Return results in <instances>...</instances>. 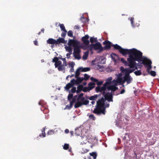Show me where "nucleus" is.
I'll return each instance as SVG.
<instances>
[{
    "instance_id": "obj_6",
    "label": "nucleus",
    "mask_w": 159,
    "mask_h": 159,
    "mask_svg": "<svg viewBox=\"0 0 159 159\" xmlns=\"http://www.w3.org/2000/svg\"><path fill=\"white\" fill-rule=\"evenodd\" d=\"M107 89V86L106 85V84H104L102 87L98 86L96 87L95 90L97 92H102L103 95H104L106 93L105 91Z\"/></svg>"
},
{
    "instance_id": "obj_49",
    "label": "nucleus",
    "mask_w": 159,
    "mask_h": 159,
    "mask_svg": "<svg viewBox=\"0 0 159 159\" xmlns=\"http://www.w3.org/2000/svg\"><path fill=\"white\" fill-rule=\"evenodd\" d=\"M111 83L113 84V85H115V86H117V84H118L117 81V80H113L111 82Z\"/></svg>"
},
{
    "instance_id": "obj_33",
    "label": "nucleus",
    "mask_w": 159,
    "mask_h": 159,
    "mask_svg": "<svg viewBox=\"0 0 159 159\" xmlns=\"http://www.w3.org/2000/svg\"><path fill=\"white\" fill-rule=\"evenodd\" d=\"M59 26L61 30L63 31L64 32H66V30L65 29V28L63 24H60L59 25Z\"/></svg>"
},
{
    "instance_id": "obj_12",
    "label": "nucleus",
    "mask_w": 159,
    "mask_h": 159,
    "mask_svg": "<svg viewBox=\"0 0 159 159\" xmlns=\"http://www.w3.org/2000/svg\"><path fill=\"white\" fill-rule=\"evenodd\" d=\"M89 38V36L88 34L85 35L82 38V41L85 46H88L89 44V41L88 40Z\"/></svg>"
},
{
    "instance_id": "obj_55",
    "label": "nucleus",
    "mask_w": 159,
    "mask_h": 159,
    "mask_svg": "<svg viewBox=\"0 0 159 159\" xmlns=\"http://www.w3.org/2000/svg\"><path fill=\"white\" fill-rule=\"evenodd\" d=\"M67 31H66V32H64L62 33L61 34V36L62 37V38H64L65 37Z\"/></svg>"
},
{
    "instance_id": "obj_29",
    "label": "nucleus",
    "mask_w": 159,
    "mask_h": 159,
    "mask_svg": "<svg viewBox=\"0 0 159 159\" xmlns=\"http://www.w3.org/2000/svg\"><path fill=\"white\" fill-rule=\"evenodd\" d=\"M134 70L135 69H130L129 68H128L127 69L126 72L125 73L128 75H129L130 73L133 72Z\"/></svg>"
},
{
    "instance_id": "obj_8",
    "label": "nucleus",
    "mask_w": 159,
    "mask_h": 159,
    "mask_svg": "<svg viewBox=\"0 0 159 159\" xmlns=\"http://www.w3.org/2000/svg\"><path fill=\"white\" fill-rule=\"evenodd\" d=\"M105 98V100H107L108 102H113V95L111 93L107 92L103 95Z\"/></svg>"
},
{
    "instance_id": "obj_39",
    "label": "nucleus",
    "mask_w": 159,
    "mask_h": 159,
    "mask_svg": "<svg viewBox=\"0 0 159 159\" xmlns=\"http://www.w3.org/2000/svg\"><path fill=\"white\" fill-rule=\"evenodd\" d=\"M148 73L150 74L153 77L155 76L156 75V72L154 71H150Z\"/></svg>"
},
{
    "instance_id": "obj_44",
    "label": "nucleus",
    "mask_w": 159,
    "mask_h": 159,
    "mask_svg": "<svg viewBox=\"0 0 159 159\" xmlns=\"http://www.w3.org/2000/svg\"><path fill=\"white\" fill-rule=\"evenodd\" d=\"M73 98V95L72 93H69L68 96V99L70 100Z\"/></svg>"
},
{
    "instance_id": "obj_50",
    "label": "nucleus",
    "mask_w": 159,
    "mask_h": 159,
    "mask_svg": "<svg viewBox=\"0 0 159 159\" xmlns=\"http://www.w3.org/2000/svg\"><path fill=\"white\" fill-rule=\"evenodd\" d=\"M89 117L90 119H92L93 120H94L95 119V117L93 114H90Z\"/></svg>"
},
{
    "instance_id": "obj_2",
    "label": "nucleus",
    "mask_w": 159,
    "mask_h": 159,
    "mask_svg": "<svg viewBox=\"0 0 159 159\" xmlns=\"http://www.w3.org/2000/svg\"><path fill=\"white\" fill-rule=\"evenodd\" d=\"M105 101L104 98H102L97 101L96 108L93 111V113L98 115L101 113L103 115L105 114V109L104 107Z\"/></svg>"
},
{
    "instance_id": "obj_4",
    "label": "nucleus",
    "mask_w": 159,
    "mask_h": 159,
    "mask_svg": "<svg viewBox=\"0 0 159 159\" xmlns=\"http://www.w3.org/2000/svg\"><path fill=\"white\" fill-rule=\"evenodd\" d=\"M90 48V50H98V53H99L102 52L103 50V48L102 47L101 44L99 42H97L95 44H91L89 46Z\"/></svg>"
},
{
    "instance_id": "obj_51",
    "label": "nucleus",
    "mask_w": 159,
    "mask_h": 159,
    "mask_svg": "<svg viewBox=\"0 0 159 159\" xmlns=\"http://www.w3.org/2000/svg\"><path fill=\"white\" fill-rule=\"evenodd\" d=\"M59 60L58 58L57 57H54L52 60V62L56 63Z\"/></svg>"
},
{
    "instance_id": "obj_24",
    "label": "nucleus",
    "mask_w": 159,
    "mask_h": 159,
    "mask_svg": "<svg viewBox=\"0 0 159 159\" xmlns=\"http://www.w3.org/2000/svg\"><path fill=\"white\" fill-rule=\"evenodd\" d=\"M81 72H86L90 70V68L89 67L83 68L82 67H80Z\"/></svg>"
},
{
    "instance_id": "obj_38",
    "label": "nucleus",
    "mask_w": 159,
    "mask_h": 159,
    "mask_svg": "<svg viewBox=\"0 0 159 159\" xmlns=\"http://www.w3.org/2000/svg\"><path fill=\"white\" fill-rule=\"evenodd\" d=\"M42 134L39 135V136L40 137H41L42 135L43 136V137H45L46 136L45 134V128H43L42 130Z\"/></svg>"
},
{
    "instance_id": "obj_57",
    "label": "nucleus",
    "mask_w": 159,
    "mask_h": 159,
    "mask_svg": "<svg viewBox=\"0 0 159 159\" xmlns=\"http://www.w3.org/2000/svg\"><path fill=\"white\" fill-rule=\"evenodd\" d=\"M54 133V132L53 130H49L48 132V134L49 135H52Z\"/></svg>"
},
{
    "instance_id": "obj_40",
    "label": "nucleus",
    "mask_w": 159,
    "mask_h": 159,
    "mask_svg": "<svg viewBox=\"0 0 159 159\" xmlns=\"http://www.w3.org/2000/svg\"><path fill=\"white\" fill-rule=\"evenodd\" d=\"M74 57L75 59L78 60H79L81 58V57L80 56V54H74Z\"/></svg>"
},
{
    "instance_id": "obj_7",
    "label": "nucleus",
    "mask_w": 159,
    "mask_h": 159,
    "mask_svg": "<svg viewBox=\"0 0 159 159\" xmlns=\"http://www.w3.org/2000/svg\"><path fill=\"white\" fill-rule=\"evenodd\" d=\"M132 80V78L129 75H128L125 73V75L123 77L122 84H124L125 82H126L128 84H129L131 83Z\"/></svg>"
},
{
    "instance_id": "obj_11",
    "label": "nucleus",
    "mask_w": 159,
    "mask_h": 159,
    "mask_svg": "<svg viewBox=\"0 0 159 159\" xmlns=\"http://www.w3.org/2000/svg\"><path fill=\"white\" fill-rule=\"evenodd\" d=\"M111 43L108 40H106L104 41L103 44L105 45V46L103 48V50H109L111 48Z\"/></svg>"
},
{
    "instance_id": "obj_5",
    "label": "nucleus",
    "mask_w": 159,
    "mask_h": 159,
    "mask_svg": "<svg viewBox=\"0 0 159 159\" xmlns=\"http://www.w3.org/2000/svg\"><path fill=\"white\" fill-rule=\"evenodd\" d=\"M152 63L151 61L147 58H144L143 60V61L142 62V64L144 66H146L147 67V71L149 72L151 69L152 68L151 64Z\"/></svg>"
},
{
    "instance_id": "obj_17",
    "label": "nucleus",
    "mask_w": 159,
    "mask_h": 159,
    "mask_svg": "<svg viewBox=\"0 0 159 159\" xmlns=\"http://www.w3.org/2000/svg\"><path fill=\"white\" fill-rule=\"evenodd\" d=\"M112 78L111 77H108L106 80V82L104 84H106V85L108 86L111 84L112 80Z\"/></svg>"
},
{
    "instance_id": "obj_59",
    "label": "nucleus",
    "mask_w": 159,
    "mask_h": 159,
    "mask_svg": "<svg viewBox=\"0 0 159 159\" xmlns=\"http://www.w3.org/2000/svg\"><path fill=\"white\" fill-rule=\"evenodd\" d=\"M54 65L55 66V68L58 67L59 66H60V64H59V63L58 62H57L56 63H55Z\"/></svg>"
},
{
    "instance_id": "obj_22",
    "label": "nucleus",
    "mask_w": 159,
    "mask_h": 159,
    "mask_svg": "<svg viewBox=\"0 0 159 159\" xmlns=\"http://www.w3.org/2000/svg\"><path fill=\"white\" fill-rule=\"evenodd\" d=\"M137 63L136 62V63L134 65H131L130 64V62H129V67L130 68H133V69L137 70L138 67H137Z\"/></svg>"
},
{
    "instance_id": "obj_28",
    "label": "nucleus",
    "mask_w": 159,
    "mask_h": 159,
    "mask_svg": "<svg viewBox=\"0 0 159 159\" xmlns=\"http://www.w3.org/2000/svg\"><path fill=\"white\" fill-rule=\"evenodd\" d=\"M65 66L62 65L58 67V70L60 71H62L63 70L64 71L65 70Z\"/></svg>"
},
{
    "instance_id": "obj_48",
    "label": "nucleus",
    "mask_w": 159,
    "mask_h": 159,
    "mask_svg": "<svg viewBox=\"0 0 159 159\" xmlns=\"http://www.w3.org/2000/svg\"><path fill=\"white\" fill-rule=\"evenodd\" d=\"M130 20L132 26L133 27H134V18L133 17H131Z\"/></svg>"
},
{
    "instance_id": "obj_18",
    "label": "nucleus",
    "mask_w": 159,
    "mask_h": 159,
    "mask_svg": "<svg viewBox=\"0 0 159 159\" xmlns=\"http://www.w3.org/2000/svg\"><path fill=\"white\" fill-rule=\"evenodd\" d=\"M47 42L48 44L56 45V40L52 38L49 39Z\"/></svg>"
},
{
    "instance_id": "obj_21",
    "label": "nucleus",
    "mask_w": 159,
    "mask_h": 159,
    "mask_svg": "<svg viewBox=\"0 0 159 159\" xmlns=\"http://www.w3.org/2000/svg\"><path fill=\"white\" fill-rule=\"evenodd\" d=\"M95 83L93 82H91L88 84V87L89 90H91L95 87L94 85Z\"/></svg>"
},
{
    "instance_id": "obj_36",
    "label": "nucleus",
    "mask_w": 159,
    "mask_h": 159,
    "mask_svg": "<svg viewBox=\"0 0 159 159\" xmlns=\"http://www.w3.org/2000/svg\"><path fill=\"white\" fill-rule=\"evenodd\" d=\"M89 55L88 52H85L84 53V54L83 56V58L84 60H86L88 56Z\"/></svg>"
},
{
    "instance_id": "obj_9",
    "label": "nucleus",
    "mask_w": 159,
    "mask_h": 159,
    "mask_svg": "<svg viewBox=\"0 0 159 159\" xmlns=\"http://www.w3.org/2000/svg\"><path fill=\"white\" fill-rule=\"evenodd\" d=\"M86 47L84 46H80L79 45L74 47V54H76V53L80 54V48H82L84 50H85Z\"/></svg>"
},
{
    "instance_id": "obj_46",
    "label": "nucleus",
    "mask_w": 159,
    "mask_h": 159,
    "mask_svg": "<svg viewBox=\"0 0 159 159\" xmlns=\"http://www.w3.org/2000/svg\"><path fill=\"white\" fill-rule=\"evenodd\" d=\"M69 148V144L65 143V144L64 146H63V149L64 150H67Z\"/></svg>"
},
{
    "instance_id": "obj_3",
    "label": "nucleus",
    "mask_w": 159,
    "mask_h": 159,
    "mask_svg": "<svg viewBox=\"0 0 159 159\" xmlns=\"http://www.w3.org/2000/svg\"><path fill=\"white\" fill-rule=\"evenodd\" d=\"M112 46L115 49L119 50V52L124 56H125L127 54L130 55L131 49H124L117 44H112Z\"/></svg>"
},
{
    "instance_id": "obj_35",
    "label": "nucleus",
    "mask_w": 159,
    "mask_h": 159,
    "mask_svg": "<svg viewBox=\"0 0 159 159\" xmlns=\"http://www.w3.org/2000/svg\"><path fill=\"white\" fill-rule=\"evenodd\" d=\"M65 48L68 51L69 53H72V48L70 46H65Z\"/></svg>"
},
{
    "instance_id": "obj_15",
    "label": "nucleus",
    "mask_w": 159,
    "mask_h": 159,
    "mask_svg": "<svg viewBox=\"0 0 159 159\" xmlns=\"http://www.w3.org/2000/svg\"><path fill=\"white\" fill-rule=\"evenodd\" d=\"M67 43V40H65L64 38L59 37L56 40V45L59 44L61 43L66 44Z\"/></svg>"
},
{
    "instance_id": "obj_25",
    "label": "nucleus",
    "mask_w": 159,
    "mask_h": 159,
    "mask_svg": "<svg viewBox=\"0 0 159 159\" xmlns=\"http://www.w3.org/2000/svg\"><path fill=\"white\" fill-rule=\"evenodd\" d=\"M98 96V95L97 94L95 95H94L91 96L88 98L90 100L95 101Z\"/></svg>"
},
{
    "instance_id": "obj_1",
    "label": "nucleus",
    "mask_w": 159,
    "mask_h": 159,
    "mask_svg": "<svg viewBox=\"0 0 159 159\" xmlns=\"http://www.w3.org/2000/svg\"><path fill=\"white\" fill-rule=\"evenodd\" d=\"M129 57L127 60L132 65L136 63V61L143 62L144 58H147L143 56V53L141 51L134 48L131 49L130 55L129 56Z\"/></svg>"
},
{
    "instance_id": "obj_53",
    "label": "nucleus",
    "mask_w": 159,
    "mask_h": 159,
    "mask_svg": "<svg viewBox=\"0 0 159 159\" xmlns=\"http://www.w3.org/2000/svg\"><path fill=\"white\" fill-rule=\"evenodd\" d=\"M89 87H83V90H82L83 92H87L88 91H89Z\"/></svg>"
},
{
    "instance_id": "obj_45",
    "label": "nucleus",
    "mask_w": 159,
    "mask_h": 159,
    "mask_svg": "<svg viewBox=\"0 0 159 159\" xmlns=\"http://www.w3.org/2000/svg\"><path fill=\"white\" fill-rule=\"evenodd\" d=\"M127 69L126 68L125 69H124L123 66H121L120 67V70L123 73L124 72H125V73L126 72Z\"/></svg>"
},
{
    "instance_id": "obj_26",
    "label": "nucleus",
    "mask_w": 159,
    "mask_h": 159,
    "mask_svg": "<svg viewBox=\"0 0 159 159\" xmlns=\"http://www.w3.org/2000/svg\"><path fill=\"white\" fill-rule=\"evenodd\" d=\"M121 61L123 63H124L125 64V66H129V62L128 61H127L123 58H121Z\"/></svg>"
},
{
    "instance_id": "obj_52",
    "label": "nucleus",
    "mask_w": 159,
    "mask_h": 159,
    "mask_svg": "<svg viewBox=\"0 0 159 159\" xmlns=\"http://www.w3.org/2000/svg\"><path fill=\"white\" fill-rule=\"evenodd\" d=\"M71 92L72 93H74L76 92V88L75 87H73L71 90Z\"/></svg>"
},
{
    "instance_id": "obj_56",
    "label": "nucleus",
    "mask_w": 159,
    "mask_h": 159,
    "mask_svg": "<svg viewBox=\"0 0 159 159\" xmlns=\"http://www.w3.org/2000/svg\"><path fill=\"white\" fill-rule=\"evenodd\" d=\"M96 84L98 86H100L102 85L103 84V81H98H98H97Z\"/></svg>"
},
{
    "instance_id": "obj_23",
    "label": "nucleus",
    "mask_w": 159,
    "mask_h": 159,
    "mask_svg": "<svg viewBox=\"0 0 159 159\" xmlns=\"http://www.w3.org/2000/svg\"><path fill=\"white\" fill-rule=\"evenodd\" d=\"M83 88V85H79L77 87V90L76 91V93H80L82 90Z\"/></svg>"
},
{
    "instance_id": "obj_58",
    "label": "nucleus",
    "mask_w": 159,
    "mask_h": 159,
    "mask_svg": "<svg viewBox=\"0 0 159 159\" xmlns=\"http://www.w3.org/2000/svg\"><path fill=\"white\" fill-rule=\"evenodd\" d=\"M90 80L94 82H96L97 81H98V80L96 79H95V78L93 77H91V78H90Z\"/></svg>"
},
{
    "instance_id": "obj_20",
    "label": "nucleus",
    "mask_w": 159,
    "mask_h": 159,
    "mask_svg": "<svg viewBox=\"0 0 159 159\" xmlns=\"http://www.w3.org/2000/svg\"><path fill=\"white\" fill-rule=\"evenodd\" d=\"M77 102L75 103L74 107L75 108H78L82 105V102L79 100H77Z\"/></svg>"
},
{
    "instance_id": "obj_34",
    "label": "nucleus",
    "mask_w": 159,
    "mask_h": 159,
    "mask_svg": "<svg viewBox=\"0 0 159 159\" xmlns=\"http://www.w3.org/2000/svg\"><path fill=\"white\" fill-rule=\"evenodd\" d=\"M75 134L76 136H80L81 134V132L80 130L78 129H75Z\"/></svg>"
},
{
    "instance_id": "obj_37",
    "label": "nucleus",
    "mask_w": 159,
    "mask_h": 159,
    "mask_svg": "<svg viewBox=\"0 0 159 159\" xmlns=\"http://www.w3.org/2000/svg\"><path fill=\"white\" fill-rule=\"evenodd\" d=\"M89 154L91 156L93 157V159H96L97 156V154L96 152H92L91 153H90Z\"/></svg>"
},
{
    "instance_id": "obj_43",
    "label": "nucleus",
    "mask_w": 159,
    "mask_h": 159,
    "mask_svg": "<svg viewBox=\"0 0 159 159\" xmlns=\"http://www.w3.org/2000/svg\"><path fill=\"white\" fill-rule=\"evenodd\" d=\"M90 76L87 74H85L84 75V78H83V80H87L89 78Z\"/></svg>"
},
{
    "instance_id": "obj_62",
    "label": "nucleus",
    "mask_w": 159,
    "mask_h": 159,
    "mask_svg": "<svg viewBox=\"0 0 159 159\" xmlns=\"http://www.w3.org/2000/svg\"><path fill=\"white\" fill-rule=\"evenodd\" d=\"M34 44L35 45H36V46L38 45V42H37V40H35L34 41Z\"/></svg>"
},
{
    "instance_id": "obj_27",
    "label": "nucleus",
    "mask_w": 159,
    "mask_h": 159,
    "mask_svg": "<svg viewBox=\"0 0 159 159\" xmlns=\"http://www.w3.org/2000/svg\"><path fill=\"white\" fill-rule=\"evenodd\" d=\"M80 67L78 68L75 73V78H77L78 77H79L80 75Z\"/></svg>"
},
{
    "instance_id": "obj_14",
    "label": "nucleus",
    "mask_w": 159,
    "mask_h": 159,
    "mask_svg": "<svg viewBox=\"0 0 159 159\" xmlns=\"http://www.w3.org/2000/svg\"><path fill=\"white\" fill-rule=\"evenodd\" d=\"M76 79L75 80L74 79H72L75 84L78 85L81 83L83 80V78H81L78 77L77 78H75Z\"/></svg>"
},
{
    "instance_id": "obj_64",
    "label": "nucleus",
    "mask_w": 159,
    "mask_h": 159,
    "mask_svg": "<svg viewBox=\"0 0 159 159\" xmlns=\"http://www.w3.org/2000/svg\"><path fill=\"white\" fill-rule=\"evenodd\" d=\"M125 92V90L124 89H122L120 92V93L121 94L124 93Z\"/></svg>"
},
{
    "instance_id": "obj_63",
    "label": "nucleus",
    "mask_w": 159,
    "mask_h": 159,
    "mask_svg": "<svg viewBox=\"0 0 159 159\" xmlns=\"http://www.w3.org/2000/svg\"><path fill=\"white\" fill-rule=\"evenodd\" d=\"M62 65L64 66H67V62H66V61H63V64H62Z\"/></svg>"
},
{
    "instance_id": "obj_54",
    "label": "nucleus",
    "mask_w": 159,
    "mask_h": 159,
    "mask_svg": "<svg viewBox=\"0 0 159 159\" xmlns=\"http://www.w3.org/2000/svg\"><path fill=\"white\" fill-rule=\"evenodd\" d=\"M89 101L88 100H85L84 102H82V105H87L89 103Z\"/></svg>"
},
{
    "instance_id": "obj_19",
    "label": "nucleus",
    "mask_w": 159,
    "mask_h": 159,
    "mask_svg": "<svg viewBox=\"0 0 159 159\" xmlns=\"http://www.w3.org/2000/svg\"><path fill=\"white\" fill-rule=\"evenodd\" d=\"M111 57L114 62L116 61V59L118 57V56L116 55V54L112 53L111 55Z\"/></svg>"
},
{
    "instance_id": "obj_13",
    "label": "nucleus",
    "mask_w": 159,
    "mask_h": 159,
    "mask_svg": "<svg viewBox=\"0 0 159 159\" xmlns=\"http://www.w3.org/2000/svg\"><path fill=\"white\" fill-rule=\"evenodd\" d=\"M75 85V84L74 83L72 80L70 81V83H69L66 84V86L64 87V88L65 90L68 91L69 89L71 87H73Z\"/></svg>"
},
{
    "instance_id": "obj_10",
    "label": "nucleus",
    "mask_w": 159,
    "mask_h": 159,
    "mask_svg": "<svg viewBox=\"0 0 159 159\" xmlns=\"http://www.w3.org/2000/svg\"><path fill=\"white\" fill-rule=\"evenodd\" d=\"M80 43L77 40L69 39L68 43L69 46H73L74 47L78 45H79Z\"/></svg>"
},
{
    "instance_id": "obj_42",
    "label": "nucleus",
    "mask_w": 159,
    "mask_h": 159,
    "mask_svg": "<svg viewBox=\"0 0 159 159\" xmlns=\"http://www.w3.org/2000/svg\"><path fill=\"white\" fill-rule=\"evenodd\" d=\"M67 35L70 37H73V33L71 30H69L67 33Z\"/></svg>"
},
{
    "instance_id": "obj_41",
    "label": "nucleus",
    "mask_w": 159,
    "mask_h": 159,
    "mask_svg": "<svg viewBox=\"0 0 159 159\" xmlns=\"http://www.w3.org/2000/svg\"><path fill=\"white\" fill-rule=\"evenodd\" d=\"M134 74L137 76L140 75L142 74L141 70H140L135 71L134 72Z\"/></svg>"
},
{
    "instance_id": "obj_61",
    "label": "nucleus",
    "mask_w": 159,
    "mask_h": 159,
    "mask_svg": "<svg viewBox=\"0 0 159 159\" xmlns=\"http://www.w3.org/2000/svg\"><path fill=\"white\" fill-rule=\"evenodd\" d=\"M80 102H83L85 100V98L84 97H83L80 100Z\"/></svg>"
},
{
    "instance_id": "obj_60",
    "label": "nucleus",
    "mask_w": 159,
    "mask_h": 159,
    "mask_svg": "<svg viewBox=\"0 0 159 159\" xmlns=\"http://www.w3.org/2000/svg\"><path fill=\"white\" fill-rule=\"evenodd\" d=\"M71 68L70 70V72H73L74 71V69L73 67V66H71Z\"/></svg>"
},
{
    "instance_id": "obj_47",
    "label": "nucleus",
    "mask_w": 159,
    "mask_h": 159,
    "mask_svg": "<svg viewBox=\"0 0 159 159\" xmlns=\"http://www.w3.org/2000/svg\"><path fill=\"white\" fill-rule=\"evenodd\" d=\"M83 93H81L78 96L77 98V100H80V99L82 98L83 96Z\"/></svg>"
},
{
    "instance_id": "obj_16",
    "label": "nucleus",
    "mask_w": 159,
    "mask_h": 159,
    "mask_svg": "<svg viewBox=\"0 0 159 159\" xmlns=\"http://www.w3.org/2000/svg\"><path fill=\"white\" fill-rule=\"evenodd\" d=\"M118 89V87L115 85H109L107 86V89L108 91L111 90L112 91L115 92Z\"/></svg>"
},
{
    "instance_id": "obj_32",
    "label": "nucleus",
    "mask_w": 159,
    "mask_h": 159,
    "mask_svg": "<svg viewBox=\"0 0 159 159\" xmlns=\"http://www.w3.org/2000/svg\"><path fill=\"white\" fill-rule=\"evenodd\" d=\"M90 41L91 43L96 42L97 41V38L93 37H91L90 39Z\"/></svg>"
},
{
    "instance_id": "obj_30",
    "label": "nucleus",
    "mask_w": 159,
    "mask_h": 159,
    "mask_svg": "<svg viewBox=\"0 0 159 159\" xmlns=\"http://www.w3.org/2000/svg\"><path fill=\"white\" fill-rule=\"evenodd\" d=\"M76 99L75 98H73L72 99V100L70 102V107L72 108V106L73 104L76 102Z\"/></svg>"
},
{
    "instance_id": "obj_31",
    "label": "nucleus",
    "mask_w": 159,
    "mask_h": 159,
    "mask_svg": "<svg viewBox=\"0 0 159 159\" xmlns=\"http://www.w3.org/2000/svg\"><path fill=\"white\" fill-rule=\"evenodd\" d=\"M116 80L118 83H120V84H122L123 81V79L121 77H118Z\"/></svg>"
}]
</instances>
